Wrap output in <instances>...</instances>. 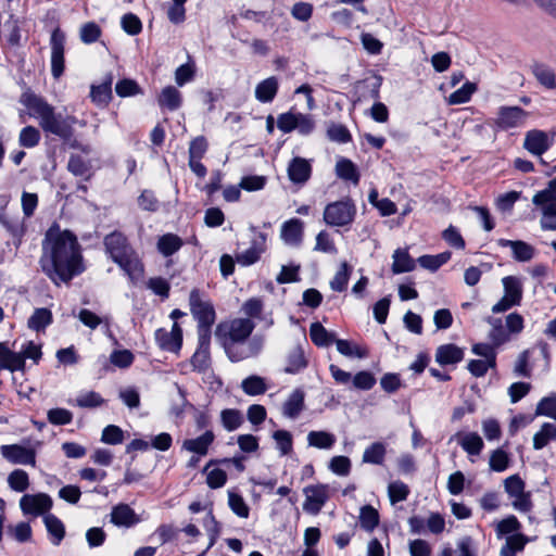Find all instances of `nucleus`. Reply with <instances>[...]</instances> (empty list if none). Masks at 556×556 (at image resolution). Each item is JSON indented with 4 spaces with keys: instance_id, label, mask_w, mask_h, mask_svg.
I'll use <instances>...</instances> for the list:
<instances>
[{
    "instance_id": "obj_1",
    "label": "nucleus",
    "mask_w": 556,
    "mask_h": 556,
    "mask_svg": "<svg viewBox=\"0 0 556 556\" xmlns=\"http://www.w3.org/2000/svg\"><path fill=\"white\" fill-rule=\"evenodd\" d=\"M40 265L55 285L66 283L81 274L84 265L77 238L68 230L50 228L42 243Z\"/></svg>"
},
{
    "instance_id": "obj_2",
    "label": "nucleus",
    "mask_w": 556,
    "mask_h": 556,
    "mask_svg": "<svg viewBox=\"0 0 556 556\" xmlns=\"http://www.w3.org/2000/svg\"><path fill=\"white\" fill-rule=\"evenodd\" d=\"M255 325L250 318H236L217 326L215 336L231 362H240L256 356L262 342L249 340Z\"/></svg>"
},
{
    "instance_id": "obj_3",
    "label": "nucleus",
    "mask_w": 556,
    "mask_h": 556,
    "mask_svg": "<svg viewBox=\"0 0 556 556\" xmlns=\"http://www.w3.org/2000/svg\"><path fill=\"white\" fill-rule=\"evenodd\" d=\"M21 102L27 108L28 114L38 121L39 126L46 134L58 136L64 140L73 136V126L77 123L76 117L56 113L51 104L34 93H24Z\"/></svg>"
},
{
    "instance_id": "obj_4",
    "label": "nucleus",
    "mask_w": 556,
    "mask_h": 556,
    "mask_svg": "<svg viewBox=\"0 0 556 556\" xmlns=\"http://www.w3.org/2000/svg\"><path fill=\"white\" fill-rule=\"evenodd\" d=\"M190 311L198 321V334H211V326L215 321V311L207 296L198 289L189 295Z\"/></svg>"
},
{
    "instance_id": "obj_5",
    "label": "nucleus",
    "mask_w": 556,
    "mask_h": 556,
    "mask_svg": "<svg viewBox=\"0 0 556 556\" xmlns=\"http://www.w3.org/2000/svg\"><path fill=\"white\" fill-rule=\"evenodd\" d=\"M356 214V207L351 200H341L328 204L324 211V220L333 227L350 225Z\"/></svg>"
},
{
    "instance_id": "obj_6",
    "label": "nucleus",
    "mask_w": 556,
    "mask_h": 556,
    "mask_svg": "<svg viewBox=\"0 0 556 556\" xmlns=\"http://www.w3.org/2000/svg\"><path fill=\"white\" fill-rule=\"evenodd\" d=\"M529 113L519 106H500L493 125L496 129L507 131L525 126Z\"/></svg>"
},
{
    "instance_id": "obj_7",
    "label": "nucleus",
    "mask_w": 556,
    "mask_h": 556,
    "mask_svg": "<svg viewBox=\"0 0 556 556\" xmlns=\"http://www.w3.org/2000/svg\"><path fill=\"white\" fill-rule=\"evenodd\" d=\"M505 491L513 498V506L519 511H529L532 507L530 493L525 491V482L519 476L514 475L505 479Z\"/></svg>"
},
{
    "instance_id": "obj_8",
    "label": "nucleus",
    "mask_w": 556,
    "mask_h": 556,
    "mask_svg": "<svg viewBox=\"0 0 556 556\" xmlns=\"http://www.w3.org/2000/svg\"><path fill=\"white\" fill-rule=\"evenodd\" d=\"M65 42H66L65 34L60 28H55L52 31L51 37H50L51 74L55 79L60 78L64 73Z\"/></svg>"
},
{
    "instance_id": "obj_9",
    "label": "nucleus",
    "mask_w": 556,
    "mask_h": 556,
    "mask_svg": "<svg viewBox=\"0 0 556 556\" xmlns=\"http://www.w3.org/2000/svg\"><path fill=\"white\" fill-rule=\"evenodd\" d=\"M554 139L547 132L540 129H531L526 132L522 147L530 154L540 157L541 163H545L542 155L553 146Z\"/></svg>"
},
{
    "instance_id": "obj_10",
    "label": "nucleus",
    "mask_w": 556,
    "mask_h": 556,
    "mask_svg": "<svg viewBox=\"0 0 556 556\" xmlns=\"http://www.w3.org/2000/svg\"><path fill=\"white\" fill-rule=\"evenodd\" d=\"M52 498L46 493L25 494L20 500V508L24 515L40 516L52 507Z\"/></svg>"
},
{
    "instance_id": "obj_11",
    "label": "nucleus",
    "mask_w": 556,
    "mask_h": 556,
    "mask_svg": "<svg viewBox=\"0 0 556 556\" xmlns=\"http://www.w3.org/2000/svg\"><path fill=\"white\" fill-rule=\"evenodd\" d=\"M303 493L305 495L303 509L312 515H317L329 498L328 486L325 484L307 485Z\"/></svg>"
},
{
    "instance_id": "obj_12",
    "label": "nucleus",
    "mask_w": 556,
    "mask_h": 556,
    "mask_svg": "<svg viewBox=\"0 0 556 556\" xmlns=\"http://www.w3.org/2000/svg\"><path fill=\"white\" fill-rule=\"evenodd\" d=\"M0 452L3 458L11 464L36 465V453L34 450L20 444L2 445Z\"/></svg>"
},
{
    "instance_id": "obj_13",
    "label": "nucleus",
    "mask_w": 556,
    "mask_h": 556,
    "mask_svg": "<svg viewBox=\"0 0 556 556\" xmlns=\"http://www.w3.org/2000/svg\"><path fill=\"white\" fill-rule=\"evenodd\" d=\"M155 340L163 350L177 352L182 344V330L177 323H174L170 331L163 328L157 329Z\"/></svg>"
},
{
    "instance_id": "obj_14",
    "label": "nucleus",
    "mask_w": 556,
    "mask_h": 556,
    "mask_svg": "<svg viewBox=\"0 0 556 556\" xmlns=\"http://www.w3.org/2000/svg\"><path fill=\"white\" fill-rule=\"evenodd\" d=\"M280 238L287 245L299 247L303 239V222L298 218L285 222L280 229Z\"/></svg>"
},
{
    "instance_id": "obj_15",
    "label": "nucleus",
    "mask_w": 556,
    "mask_h": 556,
    "mask_svg": "<svg viewBox=\"0 0 556 556\" xmlns=\"http://www.w3.org/2000/svg\"><path fill=\"white\" fill-rule=\"evenodd\" d=\"M312 174L311 163L303 157H293L288 165V177L293 184H305Z\"/></svg>"
},
{
    "instance_id": "obj_16",
    "label": "nucleus",
    "mask_w": 556,
    "mask_h": 556,
    "mask_svg": "<svg viewBox=\"0 0 556 556\" xmlns=\"http://www.w3.org/2000/svg\"><path fill=\"white\" fill-rule=\"evenodd\" d=\"M497 244L502 248H509L511 250L513 257L517 262H529L535 254V249L521 240L500 239Z\"/></svg>"
},
{
    "instance_id": "obj_17",
    "label": "nucleus",
    "mask_w": 556,
    "mask_h": 556,
    "mask_svg": "<svg viewBox=\"0 0 556 556\" xmlns=\"http://www.w3.org/2000/svg\"><path fill=\"white\" fill-rule=\"evenodd\" d=\"M215 440V434L211 430H206L203 434L194 439H187L182 442V450L195 454L198 456H205L208 448Z\"/></svg>"
},
{
    "instance_id": "obj_18",
    "label": "nucleus",
    "mask_w": 556,
    "mask_h": 556,
    "mask_svg": "<svg viewBox=\"0 0 556 556\" xmlns=\"http://www.w3.org/2000/svg\"><path fill=\"white\" fill-rule=\"evenodd\" d=\"M199 344L198 349L192 355L191 364L192 367L198 371H204L210 366V340L211 334H198Z\"/></svg>"
},
{
    "instance_id": "obj_19",
    "label": "nucleus",
    "mask_w": 556,
    "mask_h": 556,
    "mask_svg": "<svg viewBox=\"0 0 556 556\" xmlns=\"http://www.w3.org/2000/svg\"><path fill=\"white\" fill-rule=\"evenodd\" d=\"M116 264L129 276L132 281L139 280L143 276V265L134 250L122 255L115 261Z\"/></svg>"
},
{
    "instance_id": "obj_20",
    "label": "nucleus",
    "mask_w": 556,
    "mask_h": 556,
    "mask_svg": "<svg viewBox=\"0 0 556 556\" xmlns=\"http://www.w3.org/2000/svg\"><path fill=\"white\" fill-rule=\"evenodd\" d=\"M531 73L536 81L547 90L556 89V73L552 66L543 62H533L531 64Z\"/></svg>"
},
{
    "instance_id": "obj_21",
    "label": "nucleus",
    "mask_w": 556,
    "mask_h": 556,
    "mask_svg": "<svg viewBox=\"0 0 556 556\" xmlns=\"http://www.w3.org/2000/svg\"><path fill=\"white\" fill-rule=\"evenodd\" d=\"M111 522L117 527L130 528L139 522V518L127 504H118L111 511Z\"/></svg>"
},
{
    "instance_id": "obj_22",
    "label": "nucleus",
    "mask_w": 556,
    "mask_h": 556,
    "mask_svg": "<svg viewBox=\"0 0 556 556\" xmlns=\"http://www.w3.org/2000/svg\"><path fill=\"white\" fill-rule=\"evenodd\" d=\"M0 370L11 372L24 370L22 357L17 352L10 350L4 342H0Z\"/></svg>"
},
{
    "instance_id": "obj_23",
    "label": "nucleus",
    "mask_w": 556,
    "mask_h": 556,
    "mask_svg": "<svg viewBox=\"0 0 556 556\" xmlns=\"http://www.w3.org/2000/svg\"><path fill=\"white\" fill-rule=\"evenodd\" d=\"M104 244L112 260L115 262L122 255L132 249L127 244L126 238L121 232H113L105 237Z\"/></svg>"
},
{
    "instance_id": "obj_24",
    "label": "nucleus",
    "mask_w": 556,
    "mask_h": 556,
    "mask_svg": "<svg viewBox=\"0 0 556 556\" xmlns=\"http://www.w3.org/2000/svg\"><path fill=\"white\" fill-rule=\"evenodd\" d=\"M278 88V79L275 76H270L256 85L255 98L262 103H269L275 99Z\"/></svg>"
},
{
    "instance_id": "obj_25",
    "label": "nucleus",
    "mask_w": 556,
    "mask_h": 556,
    "mask_svg": "<svg viewBox=\"0 0 556 556\" xmlns=\"http://www.w3.org/2000/svg\"><path fill=\"white\" fill-rule=\"evenodd\" d=\"M464 350L455 344H443L437 349L435 361L441 365H452L460 362Z\"/></svg>"
},
{
    "instance_id": "obj_26",
    "label": "nucleus",
    "mask_w": 556,
    "mask_h": 556,
    "mask_svg": "<svg viewBox=\"0 0 556 556\" xmlns=\"http://www.w3.org/2000/svg\"><path fill=\"white\" fill-rule=\"evenodd\" d=\"M112 83L113 77L109 74L101 84L91 86L90 97L97 105H106L110 102L112 99Z\"/></svg>"
},
{
    "instance_id": "obj_27",
    "label": "nucleus",
    "mask_w": 556,
    "mask_h": 556,
    "mask_svg": "<svg viewBox=\"0 0 556 556\" xmlns=\"http://www.w3.org/2000/svg\"><path fill=\"white\" fill-rule=\"evenodd\" d=\"M304 408V392L294 390L282 405V414L290 418H296Z\"/></svg>"
},
{
    "instance_id": "obj_28",
    "label": "nucleus",
    "mask_w": 556,
    "mask_h": 556,
    "mask_svg": "<svg viewBox=\"0 0 556 556\" xmlns=\"http://www.w3.org/2000/svg\"><path fill=\"white\" fill-rule=\"evenodd\" d=\"M309 337L313 343L320 348L329 346L337 340L336 334L328 331L320 323H313L311 325Z\"/></svg>"
},
{
    "instance_id": "obj_29",
    "label": "nucleus",
    "mask_w": 556,
    "mask_h": 556,
    "mask_svg": "<svg viewBox=\"0 0 556 556\" xmlns=\"http://www.w3.org/2000/svg\"><path fill=\"white\" fill-rule=\"evenodd\" d=\"M532 203L535 206H556V177L533 195Z\"/></svg>"
},
{
    "instance_id": "obj_30",
    "label": "nucleus",
    "mask_w": 556,
    "mask_h": 556,
    "mask_svg": "<svg viewBox=\"0 0 556 556\" xmlns=\"http://www.w3.org/2000/svg\"><path fill=\"white\" fill-rule=\"evenodd\" d=\"M159 105L169 111H176L181 105V93L173 86L165 87L157 99Z\"/></svg>"
},
{
    "instance_id": "obj_31",
    "label": "nucleus",
    "mask_w": 556,
    "mask_h": 556,
    "mask_svg": "<svg viewBox=\"0 0 556 556\" xmlns=\"http://www.w3.org/2000/svg\"><path fill=\"white\" fill-rule=\"evenodd\" d=\"M337 439L336 435L327 431H309L307 433V444L319 450H331Z\"/></svg>"
},
{
    "instance_id": "obj_32",
    "label": "nucleus",
    "mask_w": 556,
    "mask_h": 556,
    "mask_svg": "<svg viewBox=\"0 0 556 556\" xmlns=\"http://www.w3.org/2000/svg\"><path fill=\"white\" fill-rule=\"evenodd\" d=\"M504 295L509 298L513 303L520 305L522 300V282L521 279L516 276H506L502 279Z\"/></svg>"
},
{
    "instance_id": "obj_33",
    "label": "nucleus",
    "mask_w": 556,
    "mask_h": 556,
    "mask_svg": "<svg viewBox=\"0 0 556 556\" xmlns=\"http://www.w3.org/2000/svg\"><path fill=\"white\" fill-rule=\"evenodd\" d=\"M455 437H459V445L469 455H479L484 446L481 437L476 432H469L463 435L456 433Z\"/></svg>"
},
{
    "instance_id": "obj_34",
    "label": "nucleus",
    "mask_w": 556,
    "mask_h": 556,
    "mask_svg": "<svg viewBox=\"0 0 556 556\" xmlns=\"http://www.w3.org/2000/svg\"><path fill=\"white\" fill-rule=\"evenodd\" d=\"M392 258V271L395 275L412 271L415 268V261L409 256L406 250H395Z\"/></svg>"
},
{
    "instance_id": "obj_35",
    "label": "nucleus",
    "mask_w": 556,
    "mask_h": 556,
    "mask_svg": "<svg viewBox=\"0 0 556 556\" xmlns=\"http://www.w3.org/2000/svg\"><path fill=\"white\" fill-rule=\"evenodd\" d=\"M182 240L174 233H166L159 238L157 250L167 257L176 253L182 247Z\"/></svg>"
},
{
    "instance_id": "obj_36",
    "label": "nucleus",
    "mask_w": 556,
    "mask_h": 556,
    "mask_svg": "<svg viewBox=\"0 0 556 556\" xmlns=\"http://www.w3.org/2000/svg\"><path fill=\"white\" fill-rule=\"evenodd\" d=\"M486 321L491 326L489 339L493 345L500 346L509 340L506 327L503 326L501 318L489 317Z\"/></svg>"
},
{
    "instance_id": "obj_37",
    "label": "nucleus",
    "mask_w": 556,
    "mask_h": 556,
    "mask_svg": "<svg viewBox=\"0 0 556 556\" xmlns=\"http://www.w3.org/2000/svg\"><path fill=\"white\" fill-rule=\"evenodd\" d=\"M52 323V313L46 307L36 308L28 318L27 326L35 331L46 329Z\"/></svg>"
},
{
    "instance_id": "obj_38",
    "label": "nucleus",
    "mask_w": 556,
    "mask_h": 556,
    "mask_svg": "<svg viewBox=\"0 0 556 556\" xmlns=\"http://www.w3.org/2000/svg\"><path fill=\"white\" fill-rule=\"evenodd\" d=\"M43 521L47 531L52 536V544L58 546L65 535V529L62 521L52 514L45 515Z\"/></svg>"
},
{
    "instance_id": "obj_39",
    "label": "nucleus",
    "mask_w": 556,
    "mask_h": 556,
    "mask_svg": "<svg viewBox=\"0 0 556 556\" xmlns=\"http://www.w3.org/2000/svg\"><path fill=\"white\" fill-rule=\"evenodd\" d=\"M552 440H556V425L545 422L533 437V447L541 450Z\"/></svg>"
},
{
    "instance_id": "obj_40",
    "label": "nucleus",
    "mask_w": 556,
    "mask_h": 556,
    "mask_svg": "<svg viewBox=\"0 0 556 556\" xmlns=\"http://www.w3.org/2000/svg\"><path fill=\"white\" fill-rule=\"evenodd\" d=\"M386 445L381 442H375L365 448L363 462L367 464L381 465L386 457Z\"/></svg>"
},
{
    "instance_id": "obj_41",
    "label": "nucleus",
    "mask_w": 556,
    "mask_h": 556,
    "mask_svg": "<svg viewBox=\"0 0 556 556\" xmlns=\"http://www.w3.org/2000/svg\"><path fill=\"white\" fill-rule=\"evenodd\" d=\"M307 365L304 351L300 346L292 349L288 355L286 371L289 374H295Z\"/></svg>"
},
{
    "instance_id": "obj_42",
    "label": "nucleus",
    "mask_w": 556,
    "mask_h": 556,
    "mask_svg": "<svg viewBox=\"0 0 556 556\" xmlns=\"http://www.w3.org/2000/svg\"><path fill=\"white\" fill-rule=\"evenodd\" d=\"M334 343L338 352L344 356L365 358L368 355V351L366 349L353 344L349 340L337 339Z\"/></svg>"
},
{
    "instance_id": "obj_43",
    "label": "nucleus",
    "mask_w": 556,
    "mask_h": 556,
    "mask_svg": "<svg viewBox=\"0 0 556 556\" xmlns=\"http://www.w3.org/2000/svg\"><path fill=\"white\" fill-rule=\"evenodd\" d=\"M241 388L245 394L251 396L263 394L267 390L265 380L262 377L255 375L243 379L241 382Z\"/></svg>"
},
{
    "instance_id": "obj_44",
    "label": "nucleus",
    "mask_w": 556,
    "mask_h": 556,
    "mask_svg": "<svg viewBox=\"0 0 556 556\" xmlns=\"http://www.w3.org/2000/svg\"><path fill=\"white\" fill-rule=\"evenodd\" d=\"M336 173L338 177L344 180H351L354 184H357L359 180L356 166L348 159H341L337 162Z\"/></svg>"
},
{
    "instance_id": "obj_45",
    "label": "nucleus",
    "mask_w": 556,
    "mask_h": 556,
    "mask_svg": "<svg viewBox=\"0 0 556 556\" xmlns=\"http://www.w3.org/2000/svg\"><path fill=\"white\" fill-rule=\"evenodd\" d=\"M351 273L352 267L346 262H342L334 277L330 281V288L337 292L345 290Z\"/></svg>"
},
{
    "instance_id": "obj_46",
    "label": "nucleus",
    "mask_w": 556,
    "mask_h": 556,
    "mask_svg": "<svg viewBox=\"0 0 556 556\" xmlns=\"http://www.w3.org/2000/svg\"><path fill=\"white\" fill-rule=\"evenodd\" d=\"M361 527L368 532H371L379 523V514L370 505L363 506L359 513Z\"/></svg>"
},
{
    "instance_id": "obj_47",
    "label": "nucleus",
    "mask_w": 556,
    "mask_h": 556,
    "mask_svg": "<svg viewBox=\"0 0 556 556\" xmlns=\"http://www.w3.org/2000/svg\"><path fill=\"white\" fill-rule=\"evenodd\" d=\"M67 168L75 176H85L86 178H89L91 165L85 157L73 154L68 160Z\"/></svg>"
},
{
    "instance_id": "obj_48",
    "label": "nucleus",
    "mask_w": 556,
    "mask_h": 556,
    "mask_svg": "<svg viewBox=\"0 0 556 556\" xmlns=\"http://www.w3.org/2000/svg\"><path fill=\"white\" fill-rule=\"evenodd\" d=\"M104 399L94 391L80 392L75 399V405L81 408H96L104 404Z\"/></svg>"
},
{
    "instance_id": "obj_49",
    "label": "nucleus",
    "mask_w": 556,
    "mask_h": 556,
    "mask_svg": "<svg viewBox=\"0 0 556 556\" xmlns=\"http://www.w3.org/2000/svg\"><path fill=\"white\" fill-rule=\"evenodd\" d=\"M9 486L15 492H24L29 486L28 473L23 469H15L8 476Z\"/></svg>"
},
{
    "instance_id": "obj_50",
    "label": "nucleus",
    "mask_w": 556,
    "mask_h": 556,
    "mask_svg": "<svg viewBox=\"0 0 556 556\" xmlns=\"http://www.w3.org/2000/svg\"><path fill=\"white\" fill-rule=\"evenodd\" d=\"M477 90V87L473 83H465L459 89L452 92L448 96L447 102L450 104H463L470 100L473 92Z\"/></svg>"
},
{
    "instance_id": "obj_51",
    "label": "nucleus",
    "mask_w": 556,
    "mask_h": 556,
    "mask_svg": "<svg viewBox=\"0 0 556 556\" xmlns=\"http://www.w3.org/2000/svg\"><path fill=\"white\" fill-rule=\"evenodd\" d=\"M228 505L232 513L236 514L238 517H249L250 508L240 494L232 491H228Z\"/></svg>"
},
{
    "instance_id": "obj_52",
    "label": "nucleus",
    "mask_w": 556,
    "mask_h": 556,
    "mask_svg": "<svg viewBox=\"0 0 556 556\" xmlns=\"http://www.w3.org/2000/svg\"><path fill=\"white\" fill-rule=\"evenodd\" d=\"M408 494L409 489L402 481H393L388 486V495L392 505L405 501Z\"/></svg>"
},
{
    "instance_id": "obj_53",
    "label": "nucleus",
    "mask_w": 556,
    "mask_h": 556,
    "mask_svg": "<svg viewBox=\"0 0 556 556\" xmlns=\"http://www.w3.org/2000/svg\"><path fill=\"white\" fill-rule=\"evenodd\" d=\"M39 141L40 132L36 127L26 126L21 130L18 136L20 146L29 149L36 147L39 143Z\"/></svg>"
},
{
    "instance_id": "obj_54",
    "label": "nucleus",
    "mask_w": 556,
    "mask_h": 556,
    "mask_svg": "<svg viewBox=\"0 0 556 556\" xmlns=\"http://www.w3.org/2000/svg\"><path fill=\"white\" fill-rule=\"evenodd\" d=\"M223 426L228 431H233L242 424V415L237 409H224L220 414Z\"/></svg>"
},
{
    "instance_id": "obj_55",
    "label": "nucleus",
    "mask_w": 556,
    "mask_h": 556,
    "mask_svg": "<svg viewBox=\"0 0 556 556\" xmlns=\"http://www.w3.org/2000/svg\"><path fill=\"white\" fill-rule=\"evenodd\" d=\"M535 415H542L556 420V394L543 397L536 406Z\"/></svg>"
},
{
    "instance_id": "obj_56",
    "label": "nucleus",
    "mask_w": 556,
    "mask_h": 556,
    "mask_svg": "<svg viewBox=\"0 0 556 556\" xmlns=\"http://www.w3.org/2000/svg\"><path fill=\"white\" fill-rule=\"evenodd\" d=\"M542 217L540 226L543 230H556V206H536Z\"/></svg>"
},
{
    "instance_id": "obj_57",
    "label": "nucleus",
    "mask_w": 556,
    "mask_h": 556,
    "mask_svg": "<svg viewBox=\"0 0 556 556\" xmlns=\"http://www.w3.org/2000/svg\"><path fill=\"white\" fill-rule=\"evenodd\" d=\"M121 24L124 31L130 36L138 35L142 29V23L140 18L134 13H127L123 15Z\"/></svg>"
},
{
    "instance_id": "obj_58",
    "label": "nucleus",
    "mask_w": 556,
    "mask_h": 556,
    "mask_svg": "<svg viewBox=\"0 0 556 556\" xmlns=\"http://www.w3.org/2000/svg\"><path fill=\"white\" fill-rule=\"evenodd\" d=\"M352 383L355 389L367 391L375 386L376 378L370 371L362 370L352 378Z\"/></svg>"
},
{
    "instance_id": "obj_59",
    "label": "nucleus",
    "mask_w": 556,
    "mask_h": 556,
    "mask_svg": "<svg viewBox=\"0 0 556 556\" xmlns=\"http://www.w3.org/2000/svg\"><path fill=\"white\" fill-rule=\"evenodd\" d=\"M110 362L118 368H128L134 362V354L129 350H115L110 355Z\"/></svg>"
},
{
    "instance_id": "obj_60",
    "label": "nucleus",
    "mask_w": 556,
    "mask_h": 556,
    "mask_svg": "<svg viewBox=\"0 0 556 556\" xmlns=\"http://www.w3.org/2000/svg\"><path fill=\"white\" fill-rule=\"evenodd\" d=\"M203 526L210 536V543H208V546L206 549H210L216 542L218 535H219V532H220V527H219V523L217 522V520L215 519L214 515L212 514V511H210L206 517L204 518L203 520Z\"/></svg>"
},
{
    "instance_id": "obj_61",
    "label": "nucleus",
    "mask_w": 556,
    "mask_h": 556,
    "mask_svg": "<svg viewBox=\"0 0 556 556\" xmlns=\"http://www.w3.org/2000/svg\"><path fill=\"white\" fill-rule=\"evenodd\" d=\"M100 35H101V29L93 22L84 24L80 28V34H79L80 40L87 45L96 42L99 39Z\"/></svg>"
},
{
    "instance_id": "obj_62",
    "label": "nucleus",
    "mask_w": 556,
    "mask_h": 556,
    "mask_svg": "<svg viewBox=\"0 0 556 556\" xmlns=\"http://www.w3.org/2000/svg\"><path fill=\"white\" fill-rule=\"evenodd\" d=\"M292 17L299 22H307L313 15V5L308 2H296L290 11Z\"/></svg>"
},
{
    "instance_id": "obj_63",
    "label": "nucleus",
    "mask_w": 556,
    "mask_h": 556,
    "mask_svg": "<svg viewBox=\"0 0 556 556\" xmlns=\"http://www.w3.org/2000/svg\"><path fill=\"white\" fill-rule=\"evenodd\" d=\"M274 439L276 441L277 448L281 455H287L292 450V435L286 430H277L274 432Z\"/></svg>"
},
{
    "instance_id": "obj_64",
    "label": "nucleus",
    "mask_w": 556,
    "mask_h": 556,
    "mask_svg": "<svg viewBox=\"0 0 556 556\" xmlns=\"http://www.w3.org/2000/svg\"><path fill=\"white\" fill-rule=\"evenodd\" d=\"M116 93L122 97H131L140 93V87L132 79H122L115 86Z\"/></svg>"
}]
</instances>
